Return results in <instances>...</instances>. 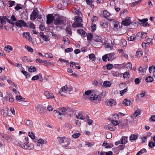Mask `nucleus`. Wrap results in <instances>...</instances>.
<instances>
[{"label":"nucleus","instance_id":"nucleus-1","mask_svg":"<svg viewBox=\"0 0 155 155\" xmlns=\"http://www.w3.org/2000/svg\"><path fill=\"white\" fill-rule=\"evenodd\" d=\"M17 145L22 149L26 150H32L34 148V145L33 143L26 144L20 142L18 143Z\"/></svg>","mask_w":155,"mask_h":155},{"label":"nucleus","instance_id":"nucleus-2","mask_svg":"<svg viewBox=\"0 0 155 155\" xmlns=\"http://www.w3.org/2000/svg\"><path fill=\"white\" fill-rule=\"evenodd\" d=\"M58 138L59 140V143L61 144L63 147L64 148H66L70 144V142L67 141L68 139L65 137H59Z\"/></svg>","mask_w":155,"mask_h":155},{"label":"nucleus","instance_id":"nucleus-3","mask_svg":"<svg viewBox=\"0 0 155 155\" xmlns=\"http://www.w3.org/2000/svg\"><path fill=\"white\" fill-rule=\"evenodd\" d=\"M55 17L56 18L55 19L54 21V24L55 25H59L61 24L63 22V18L59 17L58 15H55Z\"/></svg>","mask_w":155,"mask_h":155},{"label":"nucleus","instance_id":"nucleus-4","mask_svg":"<svg viewBox=\"0 0 155 155\" xmlns=\"http://www.w3.org/2000/svg\"><path fill=\"white\" fill-rule=\"evenodd\" d=\"M38 11L36 9H35L33 10L31 15L30 18L31 20H34L38 17Z\"/></svg>","mask_w":155,"mask_h":155},{"label":"nucleus","instance_id":"nucleus-5","mask_svg":"<svg viewBox=\"0 0 155 155\" xmlns=\"http://www.w3.org/2000/svg\"><path fill=\"white\" fill-rule=\"evenodd\" d=\"M130 18L128 17H126L123 20L121 24L124 26H128L131 23Z\"/></svg>","mask_w":155,"mask_h":155},{"label":"nucleus","instance_id":"nucleus-6","mask_svg":"<svg viewBox=\"0 0 155 155\" xmlns=\"http://www.w3.org/2000/svg\"><path fill=\"white\" fill-rule=\"evenodd\" d=\"M23 35L25 38H26L29 41L31 42L33 44H34V40L31 37L29 33L28 32L23 33Z\"/></svg>","mask_w":155,"mask_h":155},{"label":"nucleus","instance_id":"nucleus-7","mask_svg":"<svg viewBox=\"0 0 155 155\" xmlns=\"http://www.w3.org/2000/svg\"><path fill=\"white\" fill-rule=\"evenodd\" d=\"M47 23L49 24L53 22L54 18L52 14H50L47 16Z\"/></svg>","mask_w":155,"mask_h":155},{"label":"nucleus","instance_id":"nucleus-8","mask_svg":"<svg viewBox=\"0 0 155 155\" xmlns=\"http://www.w3.org/2000/svg\"><path fill=\"white\" fill-rule=\"evenodd\" d=\"M15 25L18 27H21L23 26H25L26 24L23 20H20L16 22Z\"/></svg>","mask_w":155,"mask_h":155},{"label":"nucleus","instance_id":"nucleus-9","mask_svg":"<svg viewBox=\"0 0 155 155\" xmlns=\"http://www.w3.org/2000/svg\"><path fill=\"white\" fill-rule=\"evenodd\" d=\"M44 94L47 99H51L54 98V96L53 94L48 91H45Z\"/></svg>","mask_w":155,"mask_h":155},{"label":"nucleus","instance_id":"nucleus-10","mask_svg":"<svg viewBox=\"0 0 155 155\" xmlns=\"http://www.w3.org/2000/svg\"><path fill=\"white\" fill-rule=\"evenodd\" d=\"M8 109L7 107H5V109H2L1 110V114L4 117H7L9 116L8 114Z\"/></svg>","mask_w":155,"mask_h":155},{"label":"nucleus","instance_id":"nucleus-11","mask_svg":"<svg viewBox=\"0 0 155 155\" xmlns=\"http://www.w3.org/2000/svg\"><path fill=\"white\" fill-rule=\"evenodd\" d=\"M140 114V110H138L135 111L134 113L130 116V117L133 119H134L135 118L139 117V116Z\"/></svg>","mask_w":155,"mask_h":155},{"label":"nucleus","instance_id":"nucleus-12","mask_svg":"<svg viewBox=\"0 0 155 155\" xmlns=\"http://www.w3.org/2000/svg\"><path fill=\"white\" fill-rule=\"evenodd\" d=\"M147 66H143V67H140L138 68V71L142 74L145 73L147 68Z\"/></svg>","mask_w":155,"mask_h":155},{"label":"nucleus","instance_id":"nucleus-13","mask_svg":"<svg viewBox=\"0 0 155 155\" xmlns=\"http://www.w3.org/2000/svg\"><path fill=\"white\" fill-rule=\"evenodd\" d=\"M83 24L81 22H75L72 25V26L74 28L83 27Z\"/></svg>","mask_w":155,"mask_h":155},{"label":"nucleus","instance_id":"nucleus-14","mask_svg":"<svg viewBox=\"0 0 155 155\" xmlns=\"http://www.w3.org/2000/svg\"><path fill=\"white\" fill-rule=\"evenodd\" d=\"M97 97V95L94 94H92L90 97H88V99L89 100L93 102L94 101L96 100Z\"/></svg>","mask_w":155,"mask_h":155},{"label":"nucleus","instance_id":"nucleus-15","mask_svg":"<svg viewBox=\"0 0 155 155\" xmlns=\"http://www.w3.org/2000/svg\"><path fill=\"white\" fill-rule=\"evenodd\" d=\"M131 102L129 100L125 99L123 101L122 104L126 106H130Z\"/></svg>","mask_w":155,"mask_h":155},{"label":"nucleus","instance_id":"nucleus-16","mask_svg":"<svg viewBox=\"0 0 155 155\" xmlns=\"http://www.w3.org/2000/svg\"><path fill=\"white\" fill-rule=\"evenodd\" d=\"M5 139L8 141H12L14 140V137L12 135H5Z\"/></svg>","mask_w":155,"mask_h":155},{"label":"nucleus","instance_id":"nucleus-17","mask_svg":"<svg viewBox=\"0 0 155 155\" xmlns=\"http://www.w3.org/2000/svg\"><path fill=\"white\" fill-rule=\"evenodd\" d=\"M78 33L83 37L86 36V32L82 29H79L77 30Z\"/></svg>","mask_w":155,"mask_h":155},{"label":"nucleus","instance_id":"nucleus-18","mask_svg":"<svg viewBox=\"0 0 155 155\" xmlns=\"http://www.w3.org/2000/svg\"><path fill=\"white\" fill-rule=\"evenodd\" d=\"M76 116L77 119L83 120L85 119V117L83 116L81 112L78 113L77 114H76Z\"/></svg>","mask_w":155,"mask_h":155},{"label":"nucleus","instance_id":"nucleus-19","mask_svg":"<svg viewBox=\"0 0 155 155\" xmlns=\"http://www.w3.org/2000/svg\"><path fill=\"white\" fill-rule=\"evenodd\" d=\"M120 28V25L118 21L115 22L114 25V30L115 31H117Z\"/></svg>","mask_w":155,"mask_h":155},{"label":"nucleus","instance_id":"nucleus-20","mask_svg":"<svg viewBox=\"0 0 155 155\" xmlns=\"http://www.w3.org/2000/svg\"><path fill=\"white\" fill-rule=\"evenodd\" d=\"M127 141V137L125 136L122 137L120 139V142L122 144H126Z\"/></svg>","mask_w":155,"mask_h":155},{"label":"nucleus","instance_id":"nucleus-21","mask_svg":"<svg viewBox=\"0 0 155 155\" xmlns=\"http://www.w3.org/2000/svg\"><path fill=\"white\" fill-rule=\"evenodd\" d=\"M7 20V18L5 16H0V22L2 24H5Z\"/></svg>","mask_w":155,"mask_h":155},{"label":"nucleus","instance_id":"nucleus-22","mask_svg":"<svg viewBox=\"0 0 155 155\" xmlns=\"http://www.w3.org/2000/svg\"><path fill=\"white\" fill-rule=\"evenodd\" d=\"M44 144V141L42 139H40L38 141L37 146L38 147L42 146Z\"/></svg>","mask_w":155,"mask_h":155},{"label":"nucleus","instance_id":"nucleus-23","mask_svg":"<svg viewBox=\"0 0 155 155\" xmlns=\"http://www.w3.org/2000/svg\"><path fill=\"white\" fill-rule=\"evenodd\" d=\"M35 108L40 113H42V111L43 109L42 106L40 104H38Z\"/></svg>","mask_w":155,"mask_h":155},{"label":"nucleus","instance_id":"nucleus-24","mask_svg":"<svg viewBox=\"0 0 155 155\" xmlns=\"http://www.w3.org/2000/svg\"><path fill=\"white\" fill-rule=\"evenodd\" d=\"M116 102L113 100H109L107 103V104L109 106H111L116 104Z\"/></svg>","mask_w":155,"mask_h":155},{"label":"nucleus","instance_id":"nucleus-25","mask_svg":"<svg viewBox=\"0 0 155 155\" xmlns=\"http://www.w3.org/2000/svg\"><path fill=\"white\" fill-rule=\"evenodd\" d=\"M74 20L75 21V22L81 23L83 22L82 19L81 18L78 16L75 17L74 18Z\"/></svg>","mask_w":155,"mask_h":155},{"label":"nucleus","instance_id":"nucleus-26","mask_svg":"<svg viewBox=\"0 0 155 155\" xmlns=\"http://www.w3.org/2000/svg\"><path fill=\"white\" fill-rule=\"evenodd\" d=\"M123 77L124 79L127 80L130 77V74L128 72H125L123 73Z\"/></svg>","mask_w":155,"mask_h":155},{"label":"nucleus","instance_id":"nucleus-27","mask_svg":"<svg viewBox=\"0 0 155 155\" xmlns=\"http://www.w3.org/2000/svg\"><path fill=\"white\" fill-rule=\"evenodd\" d=\"M137 137V135L133 134L130 136L129 139L131 141H132L133 140H136Z\"/></svg>","mask_w":155,"mask_h":155},{"label":"nucleus","instance_id":"nucleus-28","mask_svg":"<svg viewBox=\"0 0 155 155\" xmlns=\"http://www.w3.org/2000/svg\"><path fill=\"white\" fill-rule=\"evenodd\" d=\"M105 45L106 48H110V49H111L113 48L112 44L109 43L107 41L105 42Z\"/></svg>","mask_w":155,"mask_h":155},{"label":"nucleus","instance_id":"nucleus-29","mask_svg":"<svg viewBox=\"0 0 155 155\" xmlns=\"http://www.w3.org/2000/svg\"><path fill=\"white\" fill-rule=\"evenodd\" d=\"M107 55H109L108 56V61H109L110 60H113L114 58V53H110L109 54H107Z\"/></svg>","mask_w":155,"mask_h":155},{"label":"nucleus","instance_id":"nucleus-30","mask_svg":"<svg viewBox=\"0 0 155 155\" xmlns=\"http://www.w3.org/2000/svg\"><path fill=\"white\" fill-rule=\"evenodd\" d=\"M89 58L93 61H95L96 60V57L94 54L92 53L89 55Z\"/></svg>","mask_w":155,"mask_h":155},{"label":"nucleus","instance_id":"nucleus-31","mask_svg":"<svg viewBox=\"0 0 155 155\" xmlns=\"http://www.w3.org/2000/svg\"><path fill=\"white\" fill-rule=\"evenodd\" d=\"M104 128L110 130H114V128H112L110 125L108 124H106L104 126Z\"/></svg>","mask_w":155,"mask_h":155},{"label":"nucleus","instance_id":"nucleus-32","mask_svg":"<svg viewBox=\"0 0 155 155\" xmlns=\"http://www.w3.org/2000/svg\"><path fill=\"white\" fill-rule=\"evenodd\" d=\"M149 72L150 73H153L155 72V67L152 66L149 68Z\"/></svg>","mask_w":155,"mask_h":155},{"label":"nucleus","instance_id":"nucleus-33","mask_svg":"<svg viewBox=\"0 0 155 155\" xmlns=\"http://www.w3.org/2000/svg\"><path fill=\"white\" fill-rule=\"evenodd\" d=\"M104 18H107L109 17L110 15V13L108 12L106 10L104 11Z\"/></svg>","mask_w":155,"mask_h":155},{"label":"nucleus","instance_id":"nucleus-34","mask_svg":"<svg viewBox=\"0 0 155 155\" xmlns=\"http://www.w3.org/2000/svg\"><path fill=\"white\" fill-rule=\"evenodd\" d=\"M4 49L6 51H7L9 52H10V51H12V48L9 45H8L6 46H5L4 48Z\"/></svg>","mask_w":155,"mask_h":155},{"label":"nucleus","instance_id":"nucleus-35","mask_svg":"<svg viewBox=\"0 0 155 155\" xmlns=\"http://www.w3.org/2000/svg\"><path fill=\"white\" fill-rule=\"evenodd\" d=\"M136 38H137V39L141 40L142 39V33L140 32L138 33L136 35Z\"/></svg>","mask_w":155,"mask_h":155},{"label":"nucleus","instance_id":"nucleus-36","mask_svg":"<svg viewBox=\"0 0 155 155\" xmlns=\"http://www.w3.org/2000/svg\"><path fill=\"white\" fill-rule=\"evenodd\" d=\"M103 85L105 87H109L110 86L111 84L110 81H105L104 82Z\"/></svg>","mask_w":155,"mask_h":155},{"label":"nucleus","instance_id":"nucleus-37","mask_svg":"<svg viewBox=\"0 0 155 155\" xmlns=\"http://www.w3.org/2000/svg\"><path fill=\"white\" fill-rule=\"evenodd\" d=\"M143 54V52L142 51H138L136 52V56L137 58H140L141 57Z\"/></svg>","mask_w":155,"mask_h":155},{"label":"nucleus","instance_id":"nucleus-38","mask_svg":"<svg viewBox=\"0 0 155 155\" xmlns=\"http://www.w3.org/2000/svg\"><path fill=\"white\" fill-rule=\"evenodd\" d=\"M68 89V87L67 85H65V86H63L62 87L60 90V91H61L62 92H64L67 91V90Z\"/></svg>","mask_w":155,"mask_h":155},{"label":"nucleus","instance_id":"nucleus-39","mask_svg":"<svg viewBox=\"0 0 155 155\" xmlns=\"http://www.w3.org/2000/svg\"><path fill=\"white\" fill-rule=\"evenodd\" d=\"M25 48L27 49L28 51L30 52H33V49L31 47L26 45L25 46Z\"/></svg>","mask_w":155,"mask_h":155},{"label":"nucleus","instance_id":"nucleus-40","mask_svg":"<svg viewBox=\"0 0 155 155\" xmlns=\"http://www.w3.org/2000/svg\"><path fill=\"white\" fill-rule=\"evenodd\" d=\"M94 40L96 41L101 42L102 41L101 38L99 36H96L94 38Z\"/></svg>","mask_w":155,"mask_h":155},{"label":"nucleus","instance_id":"nucleus-41","mask_svg":"<svg viewBox=\"0 0 155 155\" xmlns=\"http://www.w3.org/2000/svg\"><path fill=\"white\" fill-rule=\"evenodd\" d=\"M120 43V46L122 47H124L126 45L127 42L125 40L122 39L121 40Z\"/></svg>","mask_w":155,"mask_h":155},{"label":"nucleus","instance_id":"nucleus-42","mask_svg":"<svg viewBox=\"0 0 155 155\" xmlns=\"http://www.w3.org/2000/svg\"><path fill=\"white\" fill-rule=\"evenodd\" d=\"M26 124L30 127H32V121L30 120H27L26 122Z\"/></svg>","mask_w":155,"mask_h":155},{"label":"nucleus","instance_id":"nucleus-43","mask_svg":"<svg viewBox=\"0 0 155 155\" xmlns=\"http://www.w3.org/2000/svg\"><path fill=\"white\" fill-rule=\"evenodd\" d=\"M28 71L30 72H34L36 71V68L35 67L33 66H30L28 68Z\"/></svg>","mask_w":155,"mask_h":155},{"label":"nucleus","instance_id":"nucleus-44","mask_svg":"<svg viewBox=\"0 0 155 155\" xmlns=\"http://www.w3.org/2000/svg\"><path fill=\"white\" fill-rule=\"evenodd\" d=\"M146 80L147 82H151L153 80V78L150 76H149L146 78Z\"/></svg>","mask_w":155,"mask_h":155},{"label":"nucleus","instance_id":"nucleus-45","mask_svg":"<svg viewBox=\"0 0 155 155\" xmlns=\"http://www.w3.org/2000/svg\"><path fill=\"white\" fill-rule=\"evenodd\" d=\"M112 137V135L110 132H107L106 134V138L107 139H110Z\"/></svg>","mask_w":155,"mask_h":155},{"label":"nucleus","instance_id":"nucleus-46","mask_svg":"<svg viewBox=\"0 0 155 155\" xmlns=\"http://www.w3.org/2000/svg\"><path fill=\"white\" fill-rule=\"evenodd\" d=\"M91 27L92 29V31H94L96 30V24L92 23L91 25Z\"/></svg>","mask_w":155,"mask_h":155},{"label":"nucleus","instance_id":"nucleus-47","mask_svg":"<svg viewBox=\"0 0 155 155\" xmlns=\"http://www.w3.org/2000/svg\"><path fill=\"white\" fill-rule=\"evenodd\" d=\"M87 39L88 40L91 41L92 39L93 35L91 33H88L87 35Z\"/></svg>","mask_w":155,"mask_h":155},{"label":"nucleus","instance_id":"nucleus-48","mask_svg":"<svg viewBox=\"0 0 155 155\" xmlns=\"http://www.w3.org/2000/svg\"><path fill=\"white\" fill-rule=\"evenodd\" d=\"M21 72L25 76L26 78H28L29 77V74L26 71L22 70L21 71Z\"/></svg>","mask_w":155,"mask_h":155},{"label":"nucleus","instance_id":"nucleus-49","mask_svg":"<svg viewBox=\"0 0 155 155\" xmlns=\"http://www.w3.org/2000/svg\"><path fill=\"white\" fill-rule=\"evenodd\" d=\"M28 135L29 137L31 138L32 139H34L35 138V136L33 132H29L28 133Z\"/></svg>","mask_w":155,"mask_h":155},{"label":"nucleus","instance_id":"nucleus-50","mask_svg":"<svg viewBox=\"0 0 155 155\" xmlns=\"http://www.w3.org/2000/svg\"><path fill=\"white\" fill-rule=\"evenodd\" d=\"M58 113H59V112L57 111L56 110H54V113L55 115L57 116V117L59 119H61V117H60L59 115H58Z\"/></svg>","mask_w":155,"mask_h":155},{"label":"nucleus","instance_id":"nucleus-51","mask_svg":"<svg viewBox=\"0 0 155 155\" xmlns=\"http://www.w3.org/2000/svg\"><path fill=\"white\" fill-rule=\"evenodd\" d=\"M148 146L150 148H153L155 146V143L153 142H150L149 143Z\"/></svg>","mask_w":155,"mask_h":155},{"label":"nucleus","instance_id":"nucleus-52","mask_svg":"<svg viewBox=\"0 0 155 155\" xmlns=\"http://www.w3.org/2000/svg\"><path fill=\"white\" fill-rule=\"evenodd\" d=\"M80 134L79 133H75L72 135V137L74 138H77L79 137Z\"/></svg>","mask_w":155,"mask_h":155},{"label":"nucleus","instance_id":"nucleus-53","mask_svg":"<svg viewBox=\"0 0 155 155\" xmlns=\"http://www.w3.org/2000/svg\"><path fill=\"white\" fill-rule=\"evenodd\" d=\"M66 31L68 34L70 35H71L72 34V32L71 31V28L67 27L66 29Z\"/></svg>","mask_w":155,"mask_h":155},{"label":"nucleus","instance_id":"nucleus-54","mask_svg":"<svg viewBox=\"0 0 155 155\" xmlns=\"http://www.w3.org/2000/svg\"><path fill=\"white\" fill-rule=\"evenodd\" d=\"M126 68L128 69H131V64L130 62H128L126 64Z\"/></svg>","mask_w":155,"mask_h":155},{"label":"nucleus","instance_id":"nucleus-55","mask_svg":"<svg viewBox=\"0 0 155 155\" xmlns=\"http://www.w3.org/2000/svg\"><path fill=\"white\" fill-rule=\"evenodd\" d=\"M111 123L113 124L114 125L116 126L118 124V123L117 120H111Z\"/></svg>","mask_w":155,"mask_h":155},{"label":"nucleus","instance_id":"nucleus-56","mask_svg":"<svg viewBox=\"0 0 155 155\" xmlns=\"http://www.w3.org/2000/svg\"><path fill=\"white\" fill-rule=\"evenodd\" d=\"M140 24L141 26L143 27H146L149 26V25L148 24L147 22H146L144 23H141Z\"/></svg>","mask_w":155,"mask_h":155},{"label":"nucleus","instance_id":"nucleus-57","mask_svg":"<svg viewBox=\"0 0 155 155\" xmlns=\"http://www.w3.org/2000/svg\"><path fill=\"white\" fill-rule=\"evenodd\" d=\"M15 8L16 10H19L20 9H22V8L21 7V5L20 4H17Z\"/></svg>","mask_w":155,"mask_h":155},{"label":"nucleus","instance_id":"nucleus-58","mask_svg":"<svg viewBox=\"0 0 155 155\" xmlns=\"http://www.w3.org/2000/svg\"><path fill=\"white\" fill-rule=\"evenodd\" d=\"M136 38V37L135 36H131L128 37V40L129 41H133Z\"/></svg>","mask_w":155,"mask_h":155},{"label":"nucleus","instance_id":"nucleus-59","mask_svg":"<svg viewBox=\"0 0 155 155\" xmlns=\"http://www.w3.org/2000/svg\"><path fill=\"white\" fill-rule=\"evenodd\" d=\"M23 99V98L21 95H17L16 96V99L17 101H20L21 100H22Z\"/></svg>","mask_w":155,"mask_h":155},{"label":"nucleus","instance_id":"nucleus-60","mask_svg":"<svg viewBox=\"0 0 155 155\" xmlns=\"http://www.w3.org/2000/svg\"><path fill=\"white\" fill-rule=\"evenodd\" d=\"M9 4V7H12L15 4V2L14 1H10L8 2Z\"/></svg>","mask_w":155,"mask_h":155},{"label":"nucleus","instance_id":"nucleus-61","mask_svg":"<svg viewBox=\"0 0 155 155\" xmlns=\"http://www.w3.org/2000/svg\"><path fill=\"white\" fill-rule=\"evenodd\" d=\"M42 38L43 40L46 41H49L50 40L48 37L45 35Z\"/></svg>","mask_w":155,"mask_h":155},{"label":"nucleus","instance_id":"nucleus-62","mask_svg":"<svg viewBox=\"0 0 155 155\" xmlns=\"http://www.w3.org/2000/svg\"><path fill=\"white\" fill-rule=\"evenodd\" d=\"M141 33H142V39H145V40L147 38V33L143 32H141Z\"/></svg>","mask_w":155,"mask_h":155},{"label":"nucleus","instance_id":"nucleus-63","mask_svg":"<svg viewBox=\"0 0 155 155\" xmlns=\"http://www.w3.org/2000/svg\"><path fill=\"white\" fill-rule=\"evenodd\" d=\"M127 88L126 87L123 90L121 91H120V93L121 95H123V94H124V93L126 92L127 91Z\"/></svg>","mask_w":155,"mask_h":155},{"label":"nucleus","instance_id":"nucleus-64","mask_svg":"<svg viewBox=\"0 0 155 155\" xmlns=\"http://www.w3.org/2000/svg\"><path fill=\"white\" fill-rule=\"evenodd\" d=\"M45 57L48 58H52V54L50 53H46L45 55Z\"/></svg>","mask_w":155,"mask_h":155}]
</instances>
